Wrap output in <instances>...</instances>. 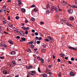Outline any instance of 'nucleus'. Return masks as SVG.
Segmentation results:
<instances>
[{"mask_svg": "<svg viewBox=\"0 0 77 77\" xmlns=\"http://www.w3.org/2000/svg\"><path fill=\"white\" fill-rule=\"evenodd\" d=\"M22 29H24L25 30H29V29H30V28L29 27H22Z\"/></svg>", "mask_w": 77, "mask_h": 77, "instance_id": "obj_1", "label": "nucleus"}, {"mask_svg": "<svg viewBox=\"0 0 77 77\" xmlns=\"http://www.w3.org/2000/svg\"><path fill=\"white\" fill-rule=\"evenodd\" d=\"M68 11L69 14H72L73 12V10L71 9H68Z\"/></svg>", "mask_w": 77, "mask_h": 77, "instance_id": "obj_2", "label": "nucleus"}, {"mask_svg": "<svg viewBox=\"0 0 77 77\" xmlns=\"http://www.w3.org/2000/svg\"><path fill=\"white\" fill-rule=\"evenodd\" d=\"M30 75H35V72L33 71H31L29 73Z\"/></svg>", "mask_w": 77, "mask_h": 77, "instance_id": "obj_3", "label": "nucleus"}, {"mask_svg": "<svg viewBox=\"0 0 77 77\" xmlns=\"http://www.w3.org/2000/svg\"><path fill=\"white\" fill-rule=\"evenodd\" d=\"M35 39L37 40H39V41H41V40H42V37H40L38 38V36H37L35 37Z\"/></svg>", "mask_w": 77, "mask_h": 77, "instance_id": "obj_4", "label": "nucleus"}, {"mask_svg": "<svg viewBox=\"0 0 77 77\" xmlns=\"http://www.w3.org/2000/svg\"><path fill=\"white\" fill-rule=\"evenodd\" d=\"M40 60L42 63H44V60L42 58H41L40 59Z\"/></svg>", "mask_w": 77, "mask_h": 77, "instance_id": "obj_5", "label": "nucleus"}, {"mask_svg": "<svg viewBox=\"0 0 77 77\" xmlns=\"http://www.w3.org/2000/svg\"><path fill=\"white\" fill-rule=\"evenodd\" d=\"M70 76H74V73L73 72H71L70 73Z\"/></svg>", "mask_w": 77, "mask_h": 77, "instance_id": "obj_6", "label": "nucleus"}, {"mask_svg": "<svg viewBox=\"0 0 77 77\" xmlns=\"http://www.w3.org/2000/svg\"><path fill=\"white\" fill-rule=\"evenodd\" d=\"M62 4L64 5H67V3H66V2L64 1H62Z\"/></svg>", "mask_w": 77, "mask_h": 77, "instance_id": "obj_7", "label": "nucleus"}, {"mask_svg": "<svg viewBox=\"0 0 77 77\" xmlns=\"http://www.w3.org/2000/svg\"><path fill=\"white\" fill-rule=\"evenodd\" d=\"M66 23V21L65 20H63V19H61L60 20V23Z\"/></svg>", "mask_w": 77, "mask_h": 77, "instance_id": "obj_8", "label": "nucleus"}, {"mask_svg": "<svg viewBox=\"0 0 77 77\" xmlns=\"http://www.w3.org/2000/svg\"><path fill=\"white\" fill-rule=\"evenodd\" d=\"M15 54H16V53L14 51H12L11 52V55H14Z\"/></svg>", "mask_w": 77, "mask_h": 77, "instance_id": "obj_9", "label": "nucleus"}, {"mask_svg": "<svg viewBox=\"0 0 77 77\" xmlns=\"http://www.w3.org/2000/svg\"><path fill=\"white\" fill-rule=\"evenodd\" d=\"M27 69H32L33 68V66H30L26 67Z\"/></svg>", "mask_w": 77, "mask_h": 77, "instance_id": "obj_10", "label": "nucleus"}, {"mask_svg": "<svg viewBox=\"0 0 77 77\" xmlns=\"http://www.w3.org/2000/svg\"><path fill=\"white\" fill-rule=\"evenodd\" d=\"M3 73L4 74H5V75H6V74H8V72H7L6 70L4 71H3Z\"/></svg>", "mask_w": 77, "mask_h": 77, "instance_id": "obj_11", "label": "nucleus"}, {"mask_svg": "<svg viewBox=\"0 0 77 77\" xmlns=\"http://www.w3.org/2000/svg\"><path fill=\"white\" fill-rule=\"evenodd\" d=\"M74 18V17H70L69 18V20L70 21H72V20H73Z\"/></svg>", "mask_w": 77, "mask_h": 77, "instance_id": "obj_12", "label": "nucleus"}, {"mask_svg": "<svg viewBox=\"0 0 77 77\" xmlns=\"http://www.w3.org/2000/svg\"><path fill=\"white\" fill-rule=\"evenodd\" d=\"M48 38L49 39H51V40H54V38H53V37H50V36H48Z\"/></svg>", "mask_w": 77, "mask_h": 77, "instance_id": "obj_13", "label": "nucleus"}, {"mask_svg": "<svg viewBox=\"0 0 77 77\" xmlns=\"http://www.w3.org/2000/svg\"><path fill=\"white\" fill-rule=\"evenodd\" d=\"M8 26L10 27H12L13 26V25L11 23H10L8 24Z\"/></svg>", "mask_w": 77, "mask_h": 77, "instance_id": "obj_14", "label": "nucleus"}, {"mask_svg": "<svg viewBox=\"0 0 77 77\" xmlns=\"http://www.w3.org/2000/svg\"><path fill=\"white\" fill-rule=\"evenodd\" d=\"M21 11L23 12H26V9L24 8H22L21 9Z\"/></svg>", "mask_w": 77, "mask_h": 77, "instance_id": "obj_15", "label": "nucleus"}, {"mask_svg": "<svg viewBox=\"0 0 77 77\" xmlns=\"http://www.w3.org/2000/svg\"><path fill=\"white\" fill-rule=\"evenodd\" d=\"M60 56L62 57H63L65 56V55L63 54L62 53H60Z\"/></svg>", "mask_w": 77, "mask_h": 77, "instance_id": "obj_16", "label": "nucleus"}, {"mask_svg": "<svg viewBox=\"0 0 77 77\" xmlns=\"http://www.w3.org/2000/svg\"><path fill=\"white\" fill-rule=\"evenodd\" d=\"M18 3L19 5H21V0H19L18 1Z\"/></svg>", "mask_w": 77, "mask_h": 77, "instance_id": "obj_17", "label": "nucleus"}, {"mask_svg": "<svg viewBox=\"0 0 77 77\" xmlns=\"http://www.w3.org/2000/svg\"><path fill=\"white\" fill-rule=\"evenodd\" d=\"M45 41H46V42H49L50 41V40H49L48 38H45Z\"/></svg>", "mask_w": 77, "mask_h": 77, "instance_id": "obj_18", "label": "nucleus"}, {"mask_svg": "<svg viewBox=\"0 0 77 77\" xmlns=\"http://www.w3.org/2000/svg\"><path fill=\"white\" fill-rule=\"evenodd\" d=\"M8 42H9V43H10V44H11V45H13V44H14L13 43V42L12 41H9Z\"/></svg>", "mask_w": 77, "mask_h": 77, "instance_id": "obj_19", "label": "nucleus"}, {"mask_svg": "<svg viewBox=\"0 0 77 77\" xmlns=\"http://www.w3.org/2000/svg\"><path fill=\"white\" fill-rule=\"evenodd\" d=\"M31 21H35V19L34 18H33V17L31 18Z\"/></svg>", "mask_w": 77, "mask_h": 77, "instance_id": "obj_20", "label": "nucleus"}, {"mask_svg": "<svg viewBox=\"0 0 77 77\" xmlns=\"http://www.w3.org/2000/svg\"><path fill=\"white\" fill-rule=\"evenodd\" d=\"M33 43V42L31 41L30 42H29L28 43V44H32Z\"/></svg>", "mask_w": 77, "mask_h": 77, "instance_id": "obj_21", "label": "nucleus"}, {"mask_svg": "<svg viewBox=\"0 0 77 77\" xmlns=\"http://www.w3.org/2000/svg\"><path fill=\"white\" fill-rule=\"evenodd\" d=\"M19 32L21 35H23V31H20Z\"/></svg>", "mask_w": 77, "mask_h": 77, "instance_id": "obj_22", "label": "nucleus"}, {"mask_svg": "<svg viewBox=\"0 0 77 77\" xmlns=\"http://www.w3.org/2000/svg\"><path fill=\"white\" fill-rule=\"evenodd\" d=\"M56 13H58L59 12V10L57 9V8L55 10Z\"/></svg>", "mask_w": 77, "mask_h": 77, "instance_id": "obj_23", "label": "nucleus"}, {"mask_svg": "<svg viewBox=\"0 0 77 77\" xmlns=\"http://www.w3.org/2000/svg\"><path fill=\"white\" fill-rule=\"evenodd\" d=\"M43 77H46L47 76V75L45 74V73H44L43 74Z\"/></svg>", "mask_w": 77, "mask_h": 77, "instance_id": "obj_24", "label": "nucleus"}, {"mask_svg": "<svg viewBox=\"0 0 77 77\" xmlns=\"http://www.w3.org/2000/svg\"><path fill=\"white\" fill-rule=\"evenodd\" d=\"M66 24L67 25V26H72V25L71 24H70L68 23H66Z\"/></svg>", "mask_w": 77, "mask_h": 77, "instance_id": "obj_25", "label": "nucleus"}, {"mask_svg": "<svg viewBox=\"0 0 77 77\" xmlns=\"http://www.w3.org/2000/svg\"><path fill=\"white\" fill-rule=\"evenodd\" d=\"M21 39L23 41H26V38H22Z\"/></svg>", "mask_w": 77, "mask_h": 77, "instance_id": "obj_26", "label": "nucleus"}, {"mask_svg": "<svg viewBox=\"0 0 77 77\" xmlns=\"http://www.w3.org/2000/svg\"><path fill=\"white\" fill-rule=\"evenodd\" d=\"M72 8H77V6H75V5H73L72 6Z\"/></svg>", "mask_w": 77, "mask_h": 77, "instance_id": "obj_27", "label": "nucleus"}, {"mask_svg": "<svg viewBox=\"0 0 77 77\" xmlns=\"http://www.w3.org/2000/svg\"><path fill=\"white\" fill-rule=\"evenodd\" d=\"M34 45H31V46H30V47L32 48H34Z\"/></svg>", "mask_w": 77, "mask_h": 77, "instance_id": "obj_28", "label": "nucleus"}, {"mask_svg": "<svg viewBox=\"0 0 77 77\" xmlns=\"http://www.w3.org/2000/svg\"><path fill=\"white\" fill-rule=\"evenodd\" d=\"M52 8L53 9H54L55 10L57 8V7H55V6H53L52 7Z\"/></svg>", "mask_w": 77, "mask_h": 77, "instance_id": "obj_29", "label": "nucleus"}, {"mask_svg": "<svg viewBox=\"0 0 77 77\" xmlns=\"http://www.w3.org/2000/svg\"><path fill=\"white\" fill-rule=\"evenodd\" d=\"M46 13L47 14H49L50 13V11H49V10L47 11L46 12Z\"/></svg>", "mask_w": 77, "mask_h": 77, "instance_id": "obj_30", "label": "nucleus"}, {"mask_svg": "<svg viewBox=\"0 0 77 77\" xmlns=\"http://www.w3.org/2000/svg\"><path fill=\"white\" fill-rule=\"evenodd\" d=\"M2 45H3V46H4V47H6V48L8 47V46L6 45H5V44H4L3 45L2 44Z\"/></svg>", "mask_w": 77, "mask_h": 77, "instance_id": "obj_31", "label": "nucleus"}, {"mask_svg": "<svg viewBox=\"0 0 77 77\" xmlns=\"http://www.w3.org/2000/svg\"><path fill=\"white\" fill-rule=\"evenodd\" d=\"M31 8H35V5L33 4L31 6Z\"/></svg>", "mask_w": 77, "mask_h": 77, "instance_id": "obj_32", "label": "nucleus"}, {"mask_svg": "<svg viewBox=\"0 0 77 77\" xmlns=\"http://www.w3.org/2000/svg\"><path fill=\"white\" fill-rule=\"evenodd\" d=\"M41 43V42L39 41H38L37 42V43L38 44H39Z\"/></svg>", "mask_w": 77, "mask_h": 77, "instance_id": "obj_33", "label": "nucleus"}, {"mask_svg": "<svg viewBox=\"0 0 77 77\" xmlns=\"http://www.w3.org/2000/svg\"><path fill=\"white\" fill-rule=\"evenodd\" d=\"M38 72H41V71L40 69V68L38 67Z\"/></svg>", "mask_w": 77, "mask_h": 77, "instance_id": "obj_34", "label": "nucleus"}, {"mask_svg": "<svg viewBox=\"0 0 77 77\" xmlns=\"http://www.w3.org/2000/svg\"><path fill=\"white\" fill-rule=\"evenodd\" d=\"M37 61L36 60H35V59L34 60V63H37Z\"/></svg>", "mask_w": 77, "mask_h": 77, "instance_id": "obj_35", "label": "nucleus"}, {"mask_svg": "<svg viewBox=\"0 0 77 77\" xmlns=\"http://www.w3.org/2000/svg\"><path fill=\"white\" fill-rule=\"evenodd\" d=\"M35 35L36 36H38V32H35Z\"/></svg>", "mask_w": 77, "mask_h": 77, "instance_id": "obj_36", "label": "nucleus"}, {"mask_svg": "<svg viewBox=\"0 0 77 77\" xmlns=\"http://www.w3.org/2000/svg\"><path fill=\"white\" fill-rule=\"evenodd\" d=\"M49 5H48L47 6H46V9H48V8H49Z\"/></svg>", "mask_w": 77, "mask_h": 77, "instance_id": "obj_37", "label": "nucleus"}, {"mask_svg": "<svg viewBox=\"0 0 77 77\" xmlns=\"http://www.w3.org/2000/svg\"><path fill=\"white\" fill-rule=\"evenodd\" d=\"M25 34L26 35L28 34V31L26 30V31H25Z\"/></svg>", "mask_w": 77, "mask_h": 77, "instance_id": "obj_38", "label": "nucleus"}, {"mask_svg": "<svg viewBox=\"0 0 77 77\" xmlns=\"http://www.w3.org/2000/svg\"><path fill=\"white\" fill-rule=\"evenodd\" d=\"M43 46L44 48H46V47H47V46H46L45 45H43Z\"/></svg>", "mask_w": 77, "mask_h": 77, "instance_id": "obj_39", "label": "nucleus"}, {"mask_svg": "<svg viewBox=\"0 0 77 77\" xmlns=\"http://www.w3.org/2000/svg\"><path fill=\"white\" fill-rule=\"evenodd\" d=\"M71 60H72V61H74V58L73 57L72 58H71Z\"/></svg>", "mask_w": 77, "mask_h": 77, "instance_id": "obj_40", "label": "nucleus"}, {"mask_svg": "<svg viewBox=\"0 0 77 77\" xmlns=\"http://www.w3.org/2000/svg\"><path fill=\"white\" fill-rule=\"evenodd\" d=\"M61 74H62V73L61 72H60L58 74L59 76H61Z\"/></svg>", "mask_w": 77, "mask_h": 77, "instance_id": "obj_41", "label": "nucleus"}, {"mask_svg": "<svg viewBox=\"0 0 77 77\" xmlns=\"http://www.w3.org/2000/svg\"><path fill=\"white\" fill-rule=\"evenodd\" d=\"M34 11L36 12L37 11V10L35 8H34Z\"/></svg>", "mask_w": 77, "mask_h": 77, "instance_id": "obj_42", "label": "nucleus"}, {"mask_svg": "<svg viewBox=\"0 0 77 77\" xmlns=\"http://www.w3.org/2000/svg\"><path fill=\"white\" fill-rule=\"evenodd\" d=\"M35 30L34 29L32 30V33H35Z\"/></svg>", "mask_w": 77, "mask_h": 77, "instance_id": "obj_43", "label": "nucleus"}, {"mask_svg": "<svg viewBox=\"0 0 77 77\" xmlns=\"http://www.w3.org/2000/svg\"><path fill=\"white\" fill-rule=\"evenodd\" d=\"M57 60L58 62H60V59H58Z\"/></svg>", "mask_w": 77, "mask_h": 77, "instance_id": "obj_44", "label": "nucleus"}, {"mask_svg": "<svg viewBox=\"0 0 77 77\" xmlns=\"http://www.w3.org/2000/svg\"><path fill=\"white\" fill-rule=\"evenodd\" d=\"M15 18L17 20H18V19H19V17H15Z\"/></svg>", "mask_w": 77, "mask_h": 77, "instance_id": "obj_45", "label": "nucleus"}, {"mask_svg": "<svg viewBox=\"0 0 77 77\" xmlns=\"http://www.w3.org/2000/svg\"><path fill=\"white\" fill-rule=\"evenodd\" d=\"M20 37L18 36H17L16 37V38H17V39H20Z\"/></svg>", "mask_w": 77, "mask_h": 77, "instance_id": "obj_46", "label": "nucleus"}, {"mask_svg": "<svg viewBox=\"0 0 77 77\" xmlns=\"http://www.w3.org/2000/svg\"><path fill=\"white\" fill-rule=\"evenodd\" d=\"M12 63L13 65H15V61H12Z\"/></svg>", "mask_w": 77, "mask_h": 77, "instance_id": "obj_47", "label": "nucleus"}, {"mask_svg": "<svg viewBox=\"0 0 77 77\" xmlns=\"http://www.w3.org/2000/svg\"><path fill=\"white\" fill-rule=\"evenodd\" d=\"M4 57L3 56L2 57H0V59H4Z\"/></svg>", "mask_w": 77, "mask_h": 77, "instance_id": "obj_48", "label": "nucleus"}, {"mask_svg": "<svg viewBox=\"0 0 77 77\" xmlns=\"http://www.w3.org/2000/svg\"><path fill=\"white\" fill-rule=\"evenodd\" d=\"M48 66L49 68H51V67H52L53 66H52V65H49Z\"/></svg>", "mask_w": 77, "mask_h": 77, "instance_id": "obj_49", "label": "nucleus"}, {"mask_svg": "<svg viewBox=\"0 0 77 77\" xmlns=\"http://www.w3.org/2000/svg\"><path fill=\"white\" fill-rule=\"evenodd\" d=\"M3 23L4 24H6V22L5 21H3Z\"/></svg>", "mask_w": 77, "mask_h": 77, "instance_id": "obj_50", "label": "nucleus"}, {"mask_svg": "<svg viewBox=\"0 0 77 77\" xmlns=\"http://www.w3.org/2000/svg\"><path fill=\"white\" fill-rule=\"evenodd\" d=\"M69 64H70V65H71V64H72V63L71 62V61H69Z\"/></svg>", "mask_w": 77, "mask_h": 77, "instance_id": "obj_51", "label": "nucleus"}, {"mask_svg": "<svg viewBox=\"0 0 77 77\" xmlns=\"http://www.w3.org/2000/svg\"><path fill=\"white\" fill-rule=\"evenodd\" d=\"M5 8H6V6H4L3 7V8H2V9H5Z\"/></svg>", "mask_w": 77, "mask_h": 77, "instance_id": "obj_52", "label": "nucleus"}, {"mask_svg": "<svg viewBox=\"0 0 77 77\" xmlns=\"http://www.w3.org/2000/svg\"><path fill=\"white\" fill-rule=\"evenodd\" d=\"M65 59L66 60H68V57H65Z\"/></svg>", "mask_w": 77, "mask_h": 77, "instance_id": "obj_53", "label": "nucleus"}, {"mask_svg": "<svg viewBox=\"0 0 77 77\" xmlns=\"http://www.w3.org/2000/svg\"><path fill=\"white\" fill-rule=\"evenodd\" d=\"M53 58L54 59H55V55L54 54L53 55Z\"/></svg>", "mask_w": 77, "mask_h": 77, "instance_id": "obj_54", "label": "nucleus"}, {"mask_svg": "<svg viewBox=\"0 0 77 77\" xmlns=\"http://www.w3.org/2000/svg\"><path fill=\"white\" fill-rule=\"evenodd\" d=\"M48 74H49L50 75H52V73H51V72H49L48 73Z\"/></svg>", "mask_w": 77, "mask_h": 77, "instance_id": "obj_55", "label": "nucleus"}, {"mask_svg": "<svg viewBox=\"0 0 77 77\" xmlns=\"http://www.w3.org/2000/svg\"><path fill=\"white\" fill-rule=\"evenodd\" d=\"M40 23L41 24H44V23L43 22H41Z\"/></svg>", "mask_w": 77, "mask_h": 77, "instance_id": "obj_56", "label": "nucleus"}, {"mask_svg": "<svg viewBox=\"0 0 77 77\" xmlns=\"http://www.w3.org/2000/svg\"><path fill=\"white\" fill-rule=\"evenodd\" d=\"M8 20H11V18H10V17H8Z\"/></svg>", "mask_w": 77, "mask_h": 77, "instance_id": "obj_57", "label": "nucleus"}, {"mask_svg": "<svg viewBox=\"0 0 77 77\" xmlns=\"http://www.w3.org/2000/svg\"><path fill=\"white\" fill-rule=\"evenodd\" d=\"M15 30L14 32H15V33H18V31H17L15 30Z\"/></svg>", "mask_w": 77, "mask_h": 77, "instance_id": "obj_58", "label": "nucleus"}, {"mask_svg": "<svg viewBox=\"0 0 77 77\" xmlns=\"http://www.w3.org/2000/svg\"><path fill=\"white\" fill-rule=\"evenodd\" d=\"M7 2H11V1L10 0H8L7 1Z\"/></svg>", "mask_w": 77, "mask_h": 77, "instance_id": "obj_59", "label": "nucleus"}, {"mask_svg": "<svg viewBox=\"0 0 77 77\" xmlns=\"http://www.w3.org/2000/svg\"><path fill=\"white\" fill-rule=\"evenodd\" d=\"M37 59H41V58L40 57H37Z\"/></svg>", "mask_w": 77, "mask_h": 77, "instance_id": "obj_60", "label": "nucleus"}, {"mask_svg": "<svg viewBox=\"0 0 77 77\" xmlns=\"http://www.w3.org/2000/svg\"><path fill=\"white\" fill-rule=\"evenodd\" d=\"M28 20H25V23H28Z\"/></svg>", "mask_w": 77, "mask_h": 77, "instance_id": "obj_61", "label": "nucleus"}, {"mask_svg": "<svg viewBox=\"0 0 77 77\" xmlns=\"http://www.w3.org/2000/svg\"><path fill=\"white\" fill-rule=\"evenodd\" d=\"M22 26H24V23H22Z\"/></svg>", "mask_w": 77, "mask_h": 77, "instance_id": "obj_62", "label": "nucleus"}, {"mask_svg": "<svg viewBox=\"0 0 77 77\" xmlns=\"http://www.w3.org/2000/svg\"><path fill=\"white\" fill-rule=\"evenodd\" d=\"M4 33H5V34H8V33L7 32H6L5 31L4 32Z\"/></svg>", "mask_w": 77, "mask_h": 77, "instance_id": "obj_63", "label": "nucleus"}, {"mask_svg": "<svg viewBox=\"0 0 77 77\" xmlns=\"http://www.w3.org/2000/svg\"><path fill=\"white\" fill-rule=\"evenodd\" d=\"M27 77H30V75H29L28 74Z\"/></svg>", "mask_w": 77, "mask_h": 77, "instance_id": "obj_64", "label": "nucleus"}]
</instances>
